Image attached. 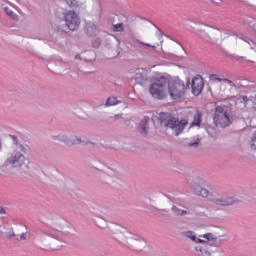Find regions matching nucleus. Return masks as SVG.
<instances>
[{
  "label": "nucleus",
  "instance_id": "f257e3e1",
  "mask_svg": "<svg viewBox=\"0 0 256 256\" xmlns=\"http://www.w3.org/2000/svg\"><path fill=\"white\" fill-rule=\"evenodd\" d=\"M213 121L216 127H221L225 129V127H229L233 121V112L231 108L228 106H217L215 108Z\"/></svg>",
  "mask_w": 256,
  "mask_h": 256
},
{
  "label": "nucleus",
  "instance_id": "f03ea898",
  "mask_svg": "<svg viewBox=\"0 0 256 256\" xmlns=\"http://www.w3.org/2000/svg\"><path fill=\"white\" fill-rule=\"evenodd\" d=\"M167 83L168 79L161 76L153 84H151L149 91L155 99H165L167 97Z\"/></svg>",
  "mask_w": 256,
  "mask_h": 256
},
{
  "label": "nucleus",
  "instance_id": "7ed1b4c3",
  "mask_svg": "<svg viewBox=\"0 0 256 256\" xmlns=\"http://www.w3.org/2000/svg\"><path fill=\"white\" fill-rule=\"evenodd\" d=\"M168 93L171 97V99H181V97L185 96V93L187 91V86H185V82L182 80L176 79V80H168Z\"/></svg>",
  "mask_w": 256,
  "mask_h": 256
},
{
  "label": "nucleus",
  "instance_id": "20e7f679",
  "mask_svg": "<svg viewBox=\"0 0 256 256\" xmlns=\"http://www.w3.org/2000/svg\"><path fill=\"white\" fill-rule=\"evenodd\" d=\"M63 15L68 29H70V31H77V29H79V25H81V18H79V14L73 10H68L64 12Z\"/></svg>",
  "mask_w": 256,
  "mask_h": 256
},
{
  "label": "nucleus",
  "instance_id": "39448f33",
  "mask_svg": "<svg viewBox=\"0 0 256 256\" xmlns=\"http://www.w3.org/2000/svg\"><path fill=\"white\" fill-rule=\"evenodd\" d=\"M183 235L184 237L191 239V241H194V243H211L212 245H215V241H217L215 235L211 233H206L197 237L193 231H186L183 232Z\"/></svg>",
  "mask_w": 256,
  "mask_h": 256
},
{
  "label": "nucleus",
  "instance_id": "423d86ee",
  "mask_svg": "<svg viewBox=\"0 0 256 256\" xmlns=\"http://www.w3.org/2000/svg\"><path fill=\"white\" fill-rule=\"evenodd\" d=\"M187 125H188L187 120L183 119L179 121L177 118H169L165 123V127H168L169 129H173L174 135H176V137L181 135V133H183Z\"/></svg>",
  "mask_w": 256,
  "mask_h": 256
},
{
  "label": "nucleus",
  "instance_id": "0eeeda50",
  "mask_svg": "<svg viewBox=\"0 0 256 256\" xmlns=\"http://www.w3.org/2000/svg\"><path fill=\"white\" fill-rule=\"evenodd\" d=\"M23 163H25V156L17 149L8 158V164L12 167H21Z\"/></svg>",
  "mask_w": 256,
  "mask_h": 256
},
{
  "label": "nucleus",
  "instance_id": "6e6552de",
  "mask_svg": "<svg viewBox=\"0 0 256 256\" xmlns=\"http://www.w3.org/2000/svg\"><path fill=\"white\" fill-rule=\"evenodd\" d=\"M203 87H205V82L201 75H197L192 79V93L193 95H201L203 92Z\"/></svg>",
  "mask_w": 256,
  "mask_h": 256
},
{
  "label": "nucleus",
  "instance_id": "1a4fd4ad",
  "mask_svg": "<svg viewBox=\"0 0 256 256\" xmlns=\"http://www.w3.org/2000/svg\"><path fill=\"white\" fill-rule=\"evenodd\" d=\"M217 247V241L212 244L211 242L202 243V245H198L195 247V250L200 253L202 256H211V250H209V247Z\"/></svg>",
  "mask_w": 256,
  "mask_h": 256
},
{
  "label": "nucleus",
  "instance_id": "9d476101",
  "mask_svg": "<svg viewBox=\"0 0 256 256\" xmlns=\"http://www.w3.org/2000/svg\"><path fill=\"white\" fill-rule=\"evenodd\" d=\"M213 205L216 207H227L229 205H235L237 203V200L233 197H227V198H217L212 201Z\"/></svg>",
  "mask_w": 256,
  "mask_h": 256
},
{
  "label": "nucleus",
  "instance_id": "9b49d317",
  "mask_svg": "<svg viewBox=\"0 0 256 256\" xmlns=\"http://www.w3.org/2000/svg\"><path fill=\"white\" fill-rule=\"evenodd\" d=\"M253 105V99L243 96L242 98L238 99L237 106L240 109H251V106Z\"/></svg>",
  "mask_w": 256,
  "mask_h": 256
},
{
  "label": "nucleus",
  "instance_id": "f8f14e48",
  "mask_svg": "<svg viewBox=\"0 0 256 256\" xmlns=\"http://www.w3.org/2000/svg\"><path fill=\"white\" fill-rule=\"evenodd\" d=\"M51 237H53V234L49 233V232H45V231H38L36 233V239L38 241H40V243H45L47 242L49 239H51Z\"/></svg>",
  "mask_w": 256,
  "mask_h": 256
},
{
  "label": "nucleus",
  "instance_id": "ddd939ff",
  "mask_svg": "<svg viewBox=\"0 0 256 256\" xmlns=\"http://www.w3.org/2000/svg\"><path fill=\"white\" fill-rule=\"evenodd\" d=\"M194 193L195 195H199L200 197H209V190L199 185L194 188Z\"/></svg>",
  "mask_w": 256,
  "mask_h": 256
},
{
  "label": "nucleus",
  "instance_id": "4468645a",
  "mask_svg": "<svg viewBox=\"0 0 256 256\" xmlns=\"http://www.w3.org/2000/svg\"><path fill=\"white\" fill-rule=\"evenodd\" d=\"M202 117L203 114L201 113V111H196V113L194 114V120L191 123V127H199L201 125Z\"/></svg>",
  "mask_w": 256,
  "mask_h": 256
},
{
  "label": "nucleus",
  "instance_id": "2eb2a0df",
  "mask_svg": "<svg viewBox=\"0 0 256 256\" xmlns=\"http://www.w3.org/2000/svg\"><path fill=\"white\" fill-rule=\"evenodd\" d=\"M131 45H132V47H135V48H139V47H141V45H144L145 47H151L152 49H156L155 45H151V44H148V43H145V42H141L139 40H133L131 42Z\"/></svg>",
  "mask_w": 256,
  "mask_h": 256
},
{
  "label": "nucleus",
  "instance_id": "dca6fc26",
  "mask_svg": "<svg viewBox=\"0 0 256 256\" xmlns=\"http://www.w3.org/2000/svg\"><path fill=\"white\" fill-rule=\"evenodd\" d=\"M136 83H143L145 81V74H143V70L138 69L136 70V76H135Z\"/></svg>",
  "mask_w": 256,
  "mask_h": 256
},
{
  "label": "nucleus",
  "instance_id": "f3484780",
  "mask_svg": "<svg viewBox=\"0 0 256 256\" xmlns=\"http://www.w3.org/2000/svg\"><path fill=\"white\" fill-rule=\"evenodd\" d=\"M112 31L114 33H123L125 31V25L123 23H117L112 25Z\"/></svg>",
  "mask_w": 256,
  "mask_h": 256
},
{
  "label": "nucleus",
  "instance_id": "a211bd4d",
  "mask_svg": "<svg viewBox=\"0 0 256 256\" xmlns=\"http://www.w3.org/2000/svg\"><path fill=\"white\" fill-rule=\"evenodd\" d=\"M10 139L14 142V145H16V149H19L22 153H25V147L23 145L19 144V139H17V136L15 135H10Z\"/></svg>",
  "mask_w": 256,
  "mask_h": 256
},
{
  "label": "nucleus",
  "instance_id": "6ab92c4d",
  "mask_svg": "<svg viewBox=\"0 0 256 256\" xmlns=\"http://www.w3.org/2000/svg\"><path fill=\"white\" fill-rule=\"evenodd\" d=\"M139 131L141 135H147V119H143L140 122Z\"/></svg>",
  "mask_w": 256,
  "mask_h": 256
},
{
  "label": "nucleus",
  "instance_id": "aec40b11",
  "mask_svg": "<svg viewBox=\"0 0 256 256\" xmlns=\"http://www.w3.org/2000/svg\"><path fill=\"white\" fill-rule=\"evenodd\" d=\"M243 41H245V43H248V45H250V48L256 52V42L255 40L248 38V37H244L242 38Z\"/></svg>",
  "mask_w": 256,
  "mask_h": 256
},
{
  "label": "nucleus",
  "instance_id": "412c9836",
  "mask_svg": "<svg viewBox=\"0 0 256 256\" xmlns=\"http://www.w3.org/2000/svg\"><path fill=\"white\" fill-rule=\"evenodd\" d=\"M70 9H77L79 7V1L77 0H64Z\"/></svg>",
  "mask_w": 256,
  "mask_h": 256
},
{
  "label": "nucleus",
  "instance_id": "4be33fe9",
  "mask_svg": "<svg viewBox=\"0 0 256 256\" xmlns=\"http://www.w3.org/2000/svg\"><path fill=\"white\" fill-rule=\"evenodd\" d=\"M172 211H173V213H175L176 215H180V216L189 215V212H188L187 210H181V209H179L177 206H173V207H172Z\"/></svg>",
  "mask_w": 256,
  "mask_h": 256
},
{
  "label": "nucleus",
  "instance_id": "5701e85b",
  "mask_svg": "<svg viewBox=\"0 0 256 256\" xmlns=\"http://www.w3.org/2000/svg\"><path fill=\"white\" fill-rule=\"evenodd\" d=\"M4 11H5L6 15L8 17H10V19H13L14 21H15V19H17V14H15L13 12V10L9 9V7H5Z\"/></svg>",
  "mask_w": 256,
  "mask_h": 256
},
{
  "label": "nucleus",
  "instance_id": "b1692460",
  "mask_svg": "<svg viewBox=\"0 0 256 256\" xmlns=\"http://www.w3.org/2000/svg\"><path fill=\"white\" fill-rule=\"evenodd\" d=\"M106 105H107V107H111L113 105H117V98H115V97L108 98L107 102H106Z\"/></svg>",
  "mask_w": 256,
  "mask_h": 256
},
{
  "label": "nucleus",
  "instance_id": "393cba45",
  "mask_svg": "<svg viewBox=\"0 0 256 256\" xmlns=\"http://www.w3.org/2000/svg\"><path fill=\"white\" fill-rule=\"evenodd\" d=\"M210 81H223V78H219V75L217 74H211L209 76Z\"/></svg>",
  "mask_w": 256,
  "mask_h": 256
},
{
  "label": "nucleus",
  "instance_id": "a878e982",
  "mask_svg": "<svg viewBox=\"0 0 256 256\" xmlns=\"http://www.w3.org/2000/svg\"><path fill=\"white\" fill-rule=\"evenodd\" d=\"M17 239L18 241H25V239H27V234L22 233Z\"/></svg>",
  "mask_w": 256,
  "mask_h": 256
},
{
  "label": "nucleus",
  "instance_id": "bb28decb",
  "mask_svg": "<svg viewBox=\"0 0 256 256\" xmlns=\"http://www.w3.org/2000/svg\"><path fill=\"white\" fill-rule=\"evenodd\" d=\"M222 81H223L224 83H227L228 85H235V84L233 83V81H231V80H229V79H227V78H222Z\"/></svg>",
  "mask_w": 256,
  "mask_h": 256
},
{
  "label": "nucleus",
  "instance_id": "cd10ccee",
  "mask_svg": "<svg viewBox=\"0 0 256 256\" xmlns=\"http://www.w3.org/2000/svg\"><path fill=\"white\" fill-rule=\"evenodd\" d=\"M81 143L80 139L73 140L72 145H79Z\"/></svg>",
  "mask_w": 256,
  "mask_h": 256
},
{
  "label": "nucleus",
  "instance_id": "c85d7f7f",
  "mask_svg": "<svg viewBox=\"0 0 256 256\" xmlns=\"http://www.w3.org/2000/svg\"><path fill=\"white\" fill-rule=\"evenodd\" d=\"M141 242L145 245V241L144 240H141Z\"/></svg>",
  "mask_w": 256,
  "mask_h": 256
},
{
  "label": "nucleus",
  "instance_id": "c756f323",
  "mask_svg": "<svg viewBox=\"0 0 256 256\" xmlns=\"http://www.w3.org/2000/svg\"><path fill=\"white\" fill-rule=\"evenodd\" d=\"M115 119H119V116H115Z\"/></svg>",
  "mask_w": 256,
  "mask_h": 256
}]
</instances>
